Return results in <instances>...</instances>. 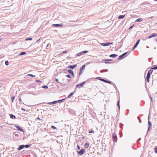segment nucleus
<instances>
[{"mask_svg": "<svg viewBox=\"0 0 157 157\" xmlns=\"http://www.w3.org/2000/svg\"><path fill=\"white\" fill-rule=\"evenodd\" d=\"M96 78H99V80H100L101 81H103L104 82H106L107 83H109V84H112V82H111L109 81H107V80H105L103 79L100 78V77H97Z\"/></svg>", "mask_w": 157, "mask_h": 157, "instance_id": "f257e3e1", "label": "nucleus"}, {"mask_svg": "<svg viewBox=\"0 0 157 157\" xmlns=\"http://www.w3.org/2000/svg\"><path fill=\"white\" fill-rule=\"evenodd\" d=\"M113 44V42L111 43H100V44L101 45L104 46H109L110 45L112 44Z\"/></svg>", "mask_w": 157, "mask_h": 157, "instance_id": "f03ea898", "label": "nucleus"}, {"mask_svg": "<svg viewBox=\"0 0 157 157\" xmlns=\"http://www.w3.org/2000/svg\"><path fill=\"white\" fill-rule=\"evenodd\" d=\"M127 53L128 52H126L123 53L122 55L119 56L118 57V59L119 60H121L123 59L124 57V56L126 55Z\"/></svg>", "mask_w": 157, "mask_h": 157, "instance_id": "7ed1b4c3", "label": "nucleus"}, {"mask_svg": "<svg viewBox=\"0 0 157 157\" xmlns=\"http://www.w3.org/2000/svg\"><path fill=\"white\" fill-rule=\"evenodd\" d=\"M85 149L83 148H82L79 151H78V154L80 155H82L85 152Z\"/></svg>", "mask_w": 157, "mask_h": 157, "instance_id": "20e7f679", "label": "nucleus"}, {"mask_svg": "<svg viewBox=\"0 0 157 157\" xmlns=\"http://www.w3.org/2000/svg\"><path fill=\"white\" fill-rule=\"evenodd\" d=\"M113 140V142H117V136L116 134L113 133L112 135Z\"/></svg>", "mask_w": 157, "mask_h": 157, "instance_id": "39448f33", "label": "nucleus"}, {"mask_svg": "<svg viewBox=\"0 0 157 157\" xmlns=\"http://www.w3.org/2000/svg\"><path fill=\"white\" fill-rule=\"evenodd\" d=\"M85 83V82H82V83L77 85L76 86V87L78 88H80L83 87V85H84Z\"/></svg>", "mask_w": 157, "mask_h": 157, "instance_id": "423d86ee", "label": "nucleus"}, {"mask_svg": "<svg viewBox=\"0 0 157 157\" xmlns=\"http://www.w3.org/2000/svg\"><path fill=\"white\" fill-rule=\"evenodd\" d=\"M63 25V24H53L52 25V26L54 27H59L60 26L62 27Z\"/></svg>", "mask_w": 157, "mask_h": 157, "instance_id": "0eeeda50", "label": "nucleus"}, {"mask_svg": "<svg viewBox=\"0 0 157 157\" xmlns=\"http://www.w3.org/2000/svg\"><path fill=\"white\" fill-rule=\"evenodd\" d=\"M77 67L76 64H75L73 65H70L67 67L68 68H69L71 69H73L75 68L76 67Z\"/></svg>", "mask_w": 157, "mask_h": 157, "instance_id": "6e6552de", "label": "nucleus"}, {"mask_svg": "<svg viewBox=\"0 0 157 157\" xmlns=\"http://www.w3.org/2000/svg\"><path fill=\"white\" fill-rule=\"evenodd\" d=\"M157 35V34L155 33H153L151 34V35L148 37V38H151L152 37L156 36Z\"/></svg>", "mask_w": 157, "mask_h": 157, "instance_id": "1a4fd4ad", "label": "nucleus"}, {"mask_svg": "<svg viewBox=\"0 0 157 157\" xmlns=\"http://www.w3.org/2000/svg\"><path fill=\"white\" fill-rule=\"evenodd\" d=\"M16 127L17 128V129L19 131H21V132H24V130L23 129L21 128L19 126H16Z\"/></svg>", "mask_w": 157, "mask_h": 157, "instance_id": "9d476101", "label": "nucleus"}, {"mask_svg": "<svg viewBox=\"0 0 157 157\" xmlns=\"http://www.w3.org/2000/svg\"><path fill=\"white\" fill-rule=\"evenodd\" d=\"M57 102H58V101H53L52 102H48L47 103V104H49V105H53V104H54L57 103Z\"/></svg>", "mask_w": 157, "mask_h": 157, "instance_id": "9b49d317", "label": "nucleus"}, {"mask_svg": "<svg viewBox=\"0 0 157 157\" xmlns=\"http://www.w3.org/2000/svg\"><path fill=\"white\" fill-rule=\"evenodd\" d=\"M24 147V146L23 145H20L17 148L18 150H21L23 147Z\"/></svg>", "mask_w": 157, "mask_h": 157, "instance_id": "f8f14e48", "label": "nucleus"}, {"mask_svg": "<svg viewBox=\"0 0 157 157\" xmlns=\"http://www.w3.org/2000/svg\"><path fill=\"white\" fill-rule=\"evenodd\" d=\"M68 72L70 73L73 77H74V74L73 71L71 70H68Z\"/></svg>", "mask_w": 157, "mask_h": 157, "instance_id": "ddd939ff", "label": "nucleus"}, {"mask_svg": "<svg viewBox=\"0 0 157 157\" xmlns=\"http://www.w3.org/2000/svg\"><path fill=\"white\" fill-rule=\"evenodd\" d=\"M117 56V55L115 54H113L110 55L109 56V57L112 58H115Z\"/></svg>", "mask_w": 157, "mask_h": 157, "instance_id": "4468645a", "label": "nucleus"}, {"mask_svg": "<svg viewBox=\"0 0 157 157\" xmlns=\"http://www.w3.org/2000/svg\"><path fill=\"white\" fill-rule=\"evenodd\" d=\"M151 122L150 121H148V131L149 130V129L150 128V127L151 126Z\"/></svg>", "mask_w": 157, "mask_h": 157, "instance_id": "2eb2a0df", "label": "nucleus"}, {"mask_svg": "<svg viewBox=\"0 0 157 157\" xmlns=\"http://www.w3.org/2000/svg\"><path fill=\"white\" fill-rule=\"evenodd\" d=\"M153 70H150L148 71L147 74L150 75L153 72Z\"/></svg>", "mask_w": 157, "mask_h": 157, "instance_id": "dca6fc26", "label": "nucleus"}, {"mask_svg": "<svg viewBox=\"0 0 157 157\" xmlns=\"http://www.w3.org/2000/svg\"><path fill=\"white\" fill-rule=\"evenodd\" d=\"M85 66L86 65L85 64L82 66L80 69V71H83L84 70V69L85 68Z\"/></svg>", "mask_w": 157, "mask_h": 157, "instance_id": "f3484780", "label": "nucleus"}, {"mask_svg": "<svg viewBox=\"0 0 157 157\" xmlns=\"http://www.w3.org/2000/svg\"><path fill=\"white\" fill-rule=\"evenodd\" d=\"M125 16V15H121L119 16L118 18L119 19H121L124 18Z\"/></svg>", "mask_w": 157, "mask_h": 157, "instance_id": "a211bd4d", "label": "nucleus"}, {"mask_svg": "<svg viewBox=\"0 0 157 157\" xmlns=\"http://www.w3.org/2000/svg\"><path fill=\"white\" fill-rule=\"evenodd\" d=\"M142 20L143 19L142 18H139L136 21V22H141L142 21Z\"/></svg>", "mask_w": 157, "mask_h": 157, "instance_id": "6ab92c4d", "label": "nucleus"}, {"mask_svg": "<svg viewBox=\"0 0 157 157\" xmlns=\"http://www.w3.org/2000/svg\"><path fill=\"white\" fill-rule=\"evenodd\" d=\"M89 146V144L88 143H85L84 144V147L86 148H88Z\"/></svg>", "mask_w": 157, "mask_h": 157, "instance_id": "aec40b11", "label": "nucleus"}, {"mask_svg": "<svg viewBox=\"0 0 157 157\" xmlns=\"http://www.w3.org/2000/svg\"><path fill=\"white\" fill-rule=\"evenodd\" d=\"M140 39H139L138 40L134 45L135 46L137 47V46H138V44H139L140 42Z\"/></svg>", "mask_w": 157, "mask_h": 157, "instance_id": "412c9836", "label": "nucleus"}, {"mask_svg": "<svg viewBox=\"0 0 157 157\" xmlns=\"http://www.w3.org/2000/svg\"><path fill=\"white\" fill-rule=\"evenodd\" d=\"M10 117L12 119H15V116L13 114H11L10 115Z\"/></svg>", "mask_w": 157, "mask_h": 157, "instance_id": "4be33fe9", "label": "nucleus"}, {"mask_svg": "<svg viewBox=\"0 0 157 157\" xmlns=\"http://www.w3.org/2000/svg\"><path fill=\"white\" fill-rule=\"evenodd\" d=\"M73 95H74L73 93L72 92V93H71L69 95H68V98H70Z\"/></svg>", "mask_w": 157, "mask_h": 157, "instance_id": "5701e85b", "label": "nucleus"}, {"mask_svg": "<svg viewBox=\"0 0 157 157\" xmlns=\"http://www.w3.org/2000/svg\"><path fill=\"white\" fill-rule=\"evenodd\" d=\"M65 100V99L64 98L62 99L59 100L58 101V102H59V103H61L63 101Z\"/></svg>", "mask_w": 157, "mask_h": 157, "instance_id": "b1692460", "label": "nucleus"}, {"mask_svg": "<svg viewBox=\"0 0 157 157\" xmlns=\"http://www.w3.org/2000/svg\"><path fill=\"white\" fill-rule=\"evenodd\" d=\"M26 53L25 52H23L20 53V54H19L20 56H22L24 55H25L26 54Z\"/></svg>", "mask_w": 157, "mask_h": 157, "instance_id": "393cba45", "label": "nucleus"}, {"mask_svg": "<svg viewBox=\"0 0 157 157\" xmlns=\"http://www.w3.org/2000/svg\"><path fill=\"white\" fill-rule=\"evenodd\" d=\"M36 121H37L39 123H40V119L39 118V117H38L36 118Z\"/></svg>", "mask_w": 157, "mask_h": 157, "instance_id": "a878e982", "label": "nucleus"}, {"mask_svg": "<svg viewBox=\"0 0 157 157\" xmlns=\"http://www.w3.org/2000/svg\"><path fill=\"white\" fill-rule=\"evenodd\" d=\"M119 103H120V101H119L117 102V106H118V108H119V109H120V106Z\"/></svg>", "mask_w": 157, "mask_h": 157, "instance_id": "bb28decb", "label": "nucleus"}, {"mask_svg": "<svg viewBox=\"0 0 157 157\" xmlns=\"http://www.w3.org/2000/svg\"><path fill=\"white\" fill-rule=\"evenodd\" d=\"M30 146V145L29 144H27V145H24V147H25L27 148L29 147Z\"/></svg>", "mask_w": 157, "mask_h": 157, "instance_id": "cd10ccee", "label": "nucleus"}, {"mask_svg": "<svg viewBox=\"0 0 157 157\" xmlns=\"http://www.w3.org/2000/svg\"><path fill=\"white\" fill-rule=\"evenodd\" d=\"M32 40V38H30V37H29V38L26 39V40Z\"/></svg>", "mask_w": 157, "mask_h": 157, "instance_id": "c85d7f7f", "label": "nucleus"}, {"mask_svg": "<svg viewBox=\"0 0 157 157\" xmlns=\"http://www.w3.org/2000/svg\"><path fill=\"white\" fill-rule=\"evenodd\" d=\"M154 150L155 152L156 153H157V147H155L154 149Z\"/></svg>", "mask_w": 157, "mask_h": 157, "instance_id": "c756f323", "label": "nucleus"}, {"mask_svg": "<svg viewBox=\"0 0 157 157\" xmlns=\"http://www.w3.org/2000/svg\"><path fill=\"white\" fill-rule=\"evenodd\" d=\"M82 54H83V53H82V52L78 53V56H81V55H82Z\"/></svg>", "mask_w": 157, "mask_h": 157, "instance_id": "7c9ffc66", "label": "nucleus"}, {"mask_svg": "<svg viewBox=\"0 0 157 157\" xmlns=\"http://www.w3.org/2000/svg\"><path fill=\"white\" fill-rule=\"evenodd\" d=\"M27 75L31 76L32 77H35V75H32V74H28Z\"/></svg>", "mask_w": 157, "mask_h": 157, "instance_id": "2f4dec72", "label": "nucleus"}, {"mask_svg": "<svg viewBox=\"0 0 157 157\" xmlns=\"http://www.w3.org/2000/svg\"><path fill=\"white\" fill-rule=\"evenodd\" d=\"M42 88L45 89H47L48 88V86H42Z\"/></svg>", "mask_w": 157, "mask_h": 157, "instance_id": "473e14b6", "label": "nucleus"}, {"mask_svg": "<svg viewBox=\"0 0 157 157\" xmlns=\"http://www.w3.org/2000/svg\"><path fill=\"white\" fill-rule=\"evenodd\" d=\"M5 64L6 65H9V62L8 61H6L5 62Z\"/></svg>", "mask_w": 157, "mask_h": 157, "instance_id": "72a5a7b5", "label": "nucleus"}, {"mask_svg": "<svg viewBox=\"0 0 157 157\" xmlns=\"http://www.w3.org/2000/svg\"><path fill=\"white\" fill-rule=\"evenodd\" d=\"M152 69L156 70L157 69V66L151 68Z\"/></svg>", "mask_w": 157, "mask_h": 157, "instance_id": "f704fd0d", "label": "nucleus"}, {"mask_svg": "<svg viewBox=\"0 0 157 157\" xmlns=\"http://www.w3.org/2000/svg\"><path fill=\"white\" fill-rule=\"evenodd\" d=\"M150 75H149L147 74V78H148V79L149 78V79H150Z\"/></svg>", "mask_w": 157, "mask_h": 157, "instance_id": "c9c22d12", "label": "nucleus"}, {"mask_svg": "<svg viewBox=\"0 0 157 157\" xmlns=\"http://www.w3.org/2000/svg\"><path fill=\"white\" fill-rule=\"evenodd\" d=\"M68 52V50L67 51H63V52L62 53H63V54H65V53H67Z\"/></svg>", "mask_w": 157, "mask_h": 157, "instance_id": "e433bc0d", "label": "nucleus"}, {"mask_svg": "<svg viewBox=\"0 0 157 157\" xmlns=\"http://www.w3.org/2000/svg\"><path fill=\"white\" fill-rule=\"evenodd\" d=\"M18 99H19V100L20 102H21V97L18 96Z\"/></svg>", "mask_w": 157, "mask_h": 157, "instance_id": "4c0bfd02", "label": "nucleus"}, {"mask_svg": "<svg viewBox=\"0 0 157 157\" xmlns=\"http://www.w3.org/2000/svg\"><path fill=\"white\" fill-rule=\"evenodd\" d=\"M87 52H88V51H84L82 52V53H83V54L87 53Z\"/></svg>", "mask_w": 157, "mask_h": 157, "instance_id": "58836bf2", "label": "nucleus"}, {"mask_svg": "<svg viewBox=\"0 0 157 157\" xmlns=\"http://www.w3.org/2000/svg\"><path fill=\"white\" fill-rule=\"evenodd\" d=\"M51 128H52L54 129H56V128L55 126H53V125H52L51 126Z\"/></svg>", "mask_w": 157, "mask_h": 157, "instance_id": "ea45409f", "label": "nucleus"}, {"mask_svg": "<svg viewBox=\"0 0 157 157\" xmlns=\"http://www.w3.org/2000/svg\"><path fill=\"white\" fill-rule=\"evenodd\" d=\"M66 77H68L69 78H71V76L70 75H66Z\"/></svg>", "mask_w": 157, "mask_h": 157, "instance_id": "a19ab883", "label": "nucleus"}, {"mask_svg": "<svg viewBox=\"0 0 157 157\" xmlns=\"http://www.w3.org/2000/svg\"><path fill=\"white\" fill-rule=\"evenodd\" d=\"M94 131L93 130H91L89 131V132L90 133H92L94 132Z\"/></svg>", "mask_w": 157, "mask_h": 157, "instance_id": "79ce46f5", "label": "nucleus"}, {"mask_svg": "<svg viewBox=\"0 0 157 157\" xmlns=\"http://www.w3.org/2000/svg\"><path fill=\"white\" fill-rule=\"evenodd\" d=\"M15 98V97H13L12 98V101L13 102V100H14Z\"/></svg>", "mask_w": 157, "mask_h": 157, "instance_id": "37998d69", "label": "nucleus"}, {"mask_svg": "<svg viewBox=\"0 0 157 157\" xmlns=\"http://www.w3.org/2000/svg\"><path fill=\"white\" fill-rule=\"evenodd\" d=\"M104 70H105V71H108V70L107 69H106V70H101V72H102Z\"/></svg>", "mask_w": 157, "mask_h": 157, "instance_id": "c03bdc74", "label": "nucleus"}, {"mask_svg": "<svg viewBox=\"0 0 157 157\" xmlns=\"http://www.w3.org/2000/svg\"><path fill=\"white\" fill-rule=\"evenodd\" d=\"M77 149H78V150H79V149H80V146H78V145H77Z\"/></svg>", "mask_w": 157, "mask_h": 157, "instance_id": "a18cd8bd", "label": "nucleus"}, {"mask_svg": "<svg viewBox=\"0 0 157 157\" xmlns=\"http://www.w3.org/2000/svg\"><path fill=\"white\" fill-rule=\"evenodd\" d=\"M137 47L136 46H134L132 49V51H133L134 50V49L136 47Z\"/></svg>", "mask_w": 157, "mask_h": 157, "instance_id": "49530a36", "label": "nucleus"}, {"mask_svg": "<svg viewBox=\"0 0 157 157\" xmlns=\"http://www.w3.org/2000/svg\"><path fill=\"white\" fill-rule=\"evenodd\" d=\"M147 82L148 83L149 82V78H147Z\"/></svg>", "mask_w": 157, "mask_h": 157, "instance_id": "de8ad7c7", "label": "nucleus"}, {"mask_svg": "<svg viewBox=\"0 0 157 157\" xmlns=\"http://www.w3.org/2000/svg\"><path fill=\"white\" fill-rule=\"evenodd\" d=\"M132 27H133V26H131V27L129 28V30H130V29H131L132 28Z\"/></svg>", "mask_w": 157, "mask_h": 157, "instance_id": "09e8293b", "label": "nucleus"}, {"mask_svg": "<svg viewBox=\"0 0 157 157\" xmlns=\"http://www.w3.org/2000/svg\"><path fill=\"white\" fill-rule=\"evenodd\" d=\"M55 80H56V82H58V79H57V78H56V79H55Z\"/></svg>", "mask_w": 157, "mask_h": 157, "instance_id": "8fccbe9b", "label": "nucleus"}, {"mask_svg": "<svg viewBox=\"0 0 157 157\" xmlns=\"http://www.w3.org/2000/svg\"><path fill=\"white\" fill-rule=\"evenodd\" d=\"M22 110H23V111H25V110L24 109H23V108L21 109Z\"/></svg>", "mask_w": 157, "mask_h": 157, "instance_id": "3c124183", "label": "nucleus"}, {"mask_svg": "<svg viewBox=\"0 0 157 157\" xmlns=\"http://www.w3.org/2000/svg\"><path fill=\"white\" fill-rule=\"evenodd\" d=\"M49 44H47V46H46V47L47 48L48 47V46H49Z\"/></svg>", "mask_w": 157, "mask_h": 157, "instance_id": "603ef678", "label": "nucleus"}, {"mask_svg": "<svg viewBox=\"0 0 157 157\" xmlns=\"http://www.w3.org/2000/svg\"><path fill=\"white\" fill-rule=\"evenodd\" d=\"M36 82H40V80H36Z\"/></svg>", "mask_w": 157, "mask_h": 157, "instance_id": "864d4df0", "label": "nucleus"}, {"mask_svg": "<svg viewBox=\"0 0 157 157\" xmlns=\"http://www.w3.org/2000/svg\"><path fill=\"white\" fill-rule=\"evenodd\" d=\"M81 71H80V72L79 73V75H80L81 74Z\"/></svg>", "mask_w": 157, "mask_h": 157, "instance_id": "5fc2aeb1", "label": "nucleus"}, {"mask_svg": "<svg viewBox=\"0 0 157 157\" xmlns=\"http://www.w3.org/2000/svg\"><path fill=\"white\" fill-rule=\"evenodd\" d=\"M140 139H141V138H140L138 139V141H140Z\"/></svg>", "mask_w": 157, "mask_h": 157, "instance_id": "6e6d98bb", "label": "nucleus"}, {"mask_svg": "<svg viewBox=\"0 0 157 157\" xmlns=\"http://www.w3.org/2000/svg\"><path fill=\"white\" fill-rule=\"evenodd\" d=\"M110 63V62H105V63Z\"/></svg>", "mask_w": 157, "mask_h": 157, "instance_id": "4d7b16f0", "label": "nucleus"}, {"mask_svg": "<svg viewBox=\"0 0 157 157\" xmlns=\"http://www.w3.org/2000/svg\"><path fill=\"white\" fill-rule=\"evenodd\" d=\"M150 98L151 100L152 101V98L151 96L150 97Z\"/></svg>", "mask_w": 157, "mask_h": 157, "instance_id": "13d9d810", "label": "nucleus"}, {"mask_svg": "<svg viewBox=\"0 0 157 157\" xmlns=\"http://www.w3.org/2000/svg\"><path fill=\"white\" fill-rule=\"evenodd\" d=\"M146 48H149V47L148 46H146Z\"/></svg>", "mask_w": 157, "mask_h": 157, "instance_id": "bf43d9fd", "label": "nucleus"}, {"mask_svg": "<svg viewBox=\"0 0 157 157\" xmlns=\"http://www.w3.org/2000/svg\"><path fill=\"white\" fill-rule=\"evenodd\" d=\"M108 60V61H110V60H110V59H108V60Z\"/></svg>", "mask_w": 157, "mask_h": 157, "instance_id": "052dcab7", "label": "nucleus"}, {"mask_svg": "<svg viewBox=\"0 0 157 157\" xmlns=\"http://www.w3.org/2000/svg\"><path fill=\"white\" fill-rule=\"evenodd\" d=\"M140 123L141 122V120H140Z\"/></svg>", "mask_w": 157, "mask_h": 157, "instance_id": "680f3d73", "label": "nucleus"}, {"mask_svg": "<svg viewBox=\"0 0 157 157\" xmlns=\"http://www.w3.org/2000/svg\"><path fill=\"white\" fill-rule=\"evenodd\" d=\"M67 80L68 81H70V80L68 79H67Z\"/></svg>", "mask_w": 157, "mask_h": 157, "instance_id": "e2e57ef3", "label": "nucleus"}, {"mask_svg": "<svg viewBox=\"0 0 157 157\" xmlns=\"http://www.w3.org/2000/svg\"><path fill=\"white\" fill-rule=\"evenodd\" d=\"M154 49H155V48H154Z\"/></svg>", "mask_w": 157, "mask_h": 157, "instance_id": "0e129e2a", "label": "nucleus"}, {"mask_svg": "<svg viewBox=\"0 0 157 157\" xmlns=\"http://www.w3.org/2000/svg\"><path fill=\"white\" fill-rule=\"evenodd\" d=\"M156 41H157V39H156Z\"/></svg>", "mask_w": 157, "mask_h": 157, "instance_id": "69168bd1", "label": "nucleus"}]
</instances>
